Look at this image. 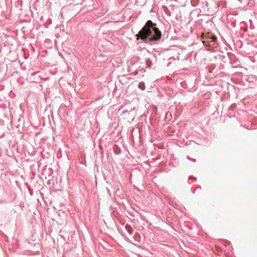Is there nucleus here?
Returning <instances> with one entry per match:
<instances>
[{
  "label": "nucleus",
  "mask_w": 257,
  "mask_h": 257,
  "mask_svg": "<svg viewBox=\"0 0 257 257\" xmlns=\"http://www.w3.org/2000/svg\"><path fill=\"white\" fill-rule=\"evenodd\" d=\"M137 39H141L148 43L153 41H158L162 37V33L157 28L151 21H148L146 25L136 35Z\"/></svg>",
  "instance_id": "1"
},
{
  "label": "nucleus",
  "mask_w": 257,
  "mask_h": 257,
  "mask_svg": "<svg viewBox=\"0 0 257 257\" xmlns=\"http://www.w3.org/2000/svg\"><path fill=\"white\" fill-rule=\"evenodd\" d=\"M138 87L141 90H145L146 88L145 84L144 82H141L138 85Z\"/></svg>",
  "instance_id": "2"
},
{
  "label": "nucleus",
  "mask_w": 257,
  "mask_h": 257,
  "mask_svg": "<svg viewBox=\"0 0 257 257\" xmlns=\"http://www.w3.org/2000/svg\"><path fill=\"white\" fill-rule=\"evenodd\" d=\"M146 64L148 67H150L152 65V60L150 58H147L146 60Z\"/></svg>",
  "instance_id": "3"
},
{
  "label": "nucleus",
  "mask_w": 257,
  "mask_h": 257,
  "mask_svg": "<svg viewBox=\"0 0 257 257\" xmlns=\"http://www.w3.org/2000/svg\"><path fill=\"white\" fill-rule=\"evenodd\" d=\"M126 229L130 234H132L133 233V229L130 226L128 228L126 227Z\"/></svg>",
  "instance_id": "4"
},
{
  "label": "nucleus",
  "mask_w": 257,
  "mask_h": 257,
  "mask_svg": "<svg viewBox=\"0 0 257 257\" xmlns=\"http://www.w3.org/2000/svg\"><path fill=\"white\" fill-rule=\"evenodd\" d=\"M187 159L190 161H192L193 162H196V159H193V158H190L189 156H187Z\"/></svg>",
  "instance_id": "5"
},
{
  "label": "nucleus",
  "mask_w": 257,
  "mask_h": 257,
  "mask_svg": "<svg viewBox=\"0 0 257 257\" xmlns=\"http://www.w3.org/2000/svg\"><path fill=\"white\" fill-rule=\"evenodd\" d=\"M192 178H193V179H194L195 180H196V178L194 177L192 175H191V176H190L189 177V179H192Z\"/></svg>",
  "instance_id": "6"
},
{
  "label": "nucleus",
  "mask_w": 257,
  "mask_h": 257,
  "mask_svg": "<svg viewBox=\"0 0 257 257\" xmlns=\"http://www.w3.org/2000/svg\"><path fill=\"white\" fill-rule=\"evenodd\" d=\"M127 112V110L123 111H122V113H124Z\"/></svg>",
  "instance_id": "7"
},
{
  "label": "nucleus",
  "mask_w": 257,
  "mask_h": 257,
  "mask_svg": "<svg viewBox=\"0 0 257 257\" xmlns=\"http://www.w3.org/2000/svg\"><path fill=\"white\" fill-rule=\"evenodd\" d=\"M138 73L137 71H135V74H137Z\"/></svg>",
  "instance_id": "8"
},
{
  "label": "nucleus",
  "mask_w": 257,
  "mask_h": 257,
  "mask_svg": "<svg viewBox=\"0 0 257 257\" xmlns=\"http://www.w3.org/2000/svg\"><path fill=\"white\" fill-rule=\"evenodd\" d=\"M216 40V38H215L214 39V41Z\"/></svg>",
  "instance_id": "9"
}]
</instances>
